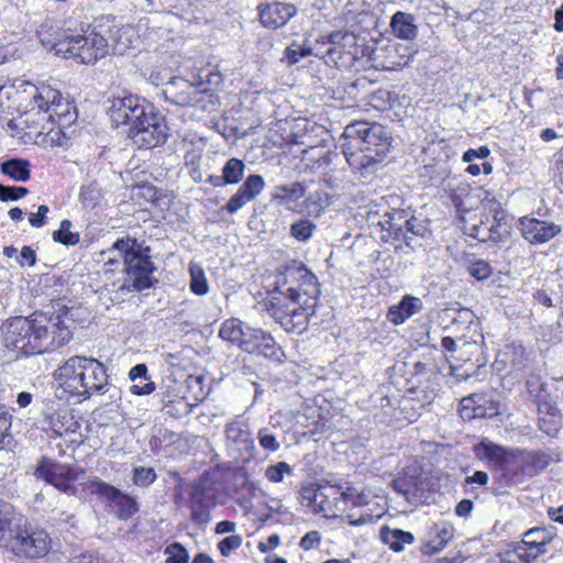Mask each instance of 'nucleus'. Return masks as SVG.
I'll return each mask as SVG.
<instances>
[{"instance_id": "nucleus-1", "label": "nucleus", "mask_w": 563, "mask_h": 563, "mask_svg": "<svg viewBox=\"0 0 563 563\" xmlns=\"http://www.w3.org/2000/svg\"><path fill=\"white\" fill-rule=\"evenodd\" d=\"M320 287L314 274L299 261L290 260L276 271L274 289L264 301L266 310L287 332H300L314 314Z\"/></svg>"}, {"instance_id": "nucleus-2", "label": "nucleus", "mask_w": 563, "mask_h": 563, "mask_svg": "<svg viewBox=\"0 0 563 563\" xmlns=\"http://www.w3.org/2000/svg\"><path fill=\"white\" fill-rule=\"evenodd\" d=\"M3 344L21 355L54 351L71 340V332L60 314L34 312L13 317L1 324Z\"/></svg>"}, {"instance_id": "nucleus-3", "label": "nucleus", "mask_w": 563, "mask_h": 563, "mask_svg": "<svg viewBox=\"0 0 563 563\" xmlns=\"http://www.w3.org/2000/svg\"><path fill=\"white\" fill-rule=\"evenodd\" d=\"M341 141L347 164L366 176L376 172L387 156L391 136L379 123L354 121L345 126Z\"/></svg>"}, {"instance_id": "nucleus-4", "label": "nucleus", "mask_w": 563, "mask_h": 563, "mask_svg": "<svg viewBox=\"0 0 563 563\" xmlns=\"http://www.w3.org/2000/svg\"><path fill=\"white\" fill-rule=\"evenodd\" d=\"M0 545L16 556L35 560L49 552L52 540L44 529L23 525L13 506L0 499Z\"/></svg>"}, {"instance_id": "nucleus-5", "label": "nucleus", "mask_w": 563, "mask_h": 563, "mask_svg": "<svg viewBox=\"0 0 563 563\" xmlns=\"http://www.w3.org/2000/svg\"><path fill=\"white\" fill-rule=\"evenodd\" d=\"M41 44L55 55L73 58L79 64H95L109 53V40L103 34V23L99 22L88 34H57L54 38L38 32Z\"/></svg>"}, {"instance_id": "nucleus-6", "label": "nucleus", "mask_w": 563, "mask_h": 563, "mask_svg": "<svg viewBox=\"0 0 563 563\" xmlns=\"http://www.w3.org/2000/svg\"><path fill=\"white\" fill-rule=\"evenodd\" d=\"M118 251L123 258L126 277L123 288L129 291H142L151 288L156 282L153 273L156 271L151 261L150 247H143L134 238L125 236L114 242L106 253Z\"/></svg>"}, {"instance_id": "nucleus-7", "label": "nucleus", "mask_w": 563, "mask_h": 563, "mask_svg": "<svg viewBox=\"0 0 563 563\" xmlns=\"http://www.w3.org/2000/svg\"><path fill=\"white\" fill-rule=\"evenodd\" d=\"M340 490L341 498L351 504V508L342 518L350 526L361 527L374 523L377 519L385 515V503L378 495L373 494L369 489H357L350 483L336 485Z\"/></svg>"}, {"instance_id": "nucleus-8", "label": "nucleus", "mask_w": 563, "mask_h": 563, "mask_svg": "<svg viewBox=\"0 0 563 563\" xmlns=\"http://www.w3.org/2000/svg\"><path fill=\"white\" fill-rule=\"evenodd\" d=\"M126 134L139 148H154L166 142L168 126L165 117L152 106V111L147 110L134 128L126 130Z\"/></svg>"}, {"instance_id": "nucleus-9", "label": "nucleus", "mask_w": 563, "mask_h": 563, "mask_svg": "<svg viewBox=\"0 0 563 563\" xmlns=\"http://www.w3.org/2000/svg\"><path fill=\"white\" fill-rule=\"evenodd\" d=\"M38 109L47 119L57 123L60 130L69 126L77 119V111L62 95L53 89L44 88L34 95L32 110Z\"/></svg>"}, {"instance_id": "nucleus-10", "label": "nucleus", "mask_w": 563, "mask_h": 563, "mask_svg": "<svg viewBox=\"0 0 563 563\" xmlns=\"http://www.w3.org/2000/svg\"><path fill=\"white\" fill-rule=\"evenodd\" d=\"M152 103L135 95L114 98L108 109L111 122L115 126L134 128L139 120L148 111H152Z\"/></svg>"}, {"instance_id": "nucleus-11", "label": "nucleus", "mask_w": 563, "mask_h": 563, "mask_svg": "<svg viewBox=\"0 0 563 563\" xmlns=\"http://www.w3.org/2000/svg\"><path fill=\"white\" fill-rule=\"evenodd\" d=\"M200 86L184 78H173L164 91L165 98L170 103L180 107L196 106L202 100V93L207 92V89H200Z\"/></svg>"}, {"instance_id": "nucleus-12", "label": "nucleus", "mask_w": 563, "mask_h": 563, "mask_svg": "<svg viewBox=\"0 0 563 563\" xmlns=\"http://www.w3.org/2000/svg\"><path fill=\"white\" fill-rule=\"evenodd\" d=\"M522 238L530 244H543L561 232V227L554 222L523 217L519 220Z\"/></svg>"}, {"instance_id": "nucleus-13", "label": "nucleus", "mask_w": 563, "mask_h": 563, "mask_svg": "<svg viewBox=\"0 0 563 563\" xmlns=\"http://www.w3.org/2000/svg\"><path fill=\"white\" fill-rule=\"evenodd\" d=\"M257 10L261 24L271 30L286 25L297 13V8L294 4L278 1L261 3Z\"/></svg>"}, {"instance_id": "nucleus-14", "label": "nucleus", "mask_w": 563, "mask_h": 563, "mask_svg": "<svg viewBox=\"0 0 563 563\" xmlns=\"http://www.w3.org/2000/svg\"><path fill=\"white\" fill-rule=\"evenodd\" d=\"M265 188V180L261 175L252 174L246 177L244 183L238 188L223 207L230 214L236 213L245 205L254 200Z\"/></svg>"}, {"instance_id": "nucleus-15", "label": "nucleus", "mask_w": 563, "mask_h": 563, "mask_svg": "<svg viewBox=\"0 0 563 563\" xmlns=\"http://www.w3.org/2000/svg\"><path fill=\"white\" fill-rule=\"evenodd\" d=\"M510 449L485 439L474 445V453L478 460L484 461L489 467L500 471Z\"/></svg>"}, {"instance_id": "nucleus-16", "label": "nucleus", "mask_w": 563, "mask_h": 563, "mask_svg": "<svg viewBox=\"0 0 563 563\" xmlns=\"http://www.w3.org/2000/svg\"><path fill=\"white\" fill-rule=\"evenodd\" d=\"M246 169L245 163L236 157H231L222 167L221 175H210L207 183L213 187H223L227 185H236L243 177Z\"/></svg>"}, {"instance_id": "nucleus-17", "label": "nucleus", "mask_w": 563, "mask_h": 563, "mask_svg": "<svg viewBox=\"0 0 563 563\" xmlns=\"http://www.w3.org/2000/svg\"><path fill=\"white\" fill-rule=\"evenodd\" d=\"M78 379L79 387H104L109 384L106 367L95 358H84Z\"/></svg>"}, {"instance_id": "nucleus-18", "label": "nucleus", "mask_w": 563, "mask_h": 563, "mask_svg": "<svg viewBox=\"0 0 563 563\" xmlns=\"http://www.w3.org/2000/svg\"><path fill=\"white\" fill-rule=\"evenodd\" d=\"M454 527L450 522H439L433 527L429 540L422 545V552L427 555L442 551L454 537Z\"/></svg>"}, {"instance_id": "nucleus-19", "label": "nucleus", "mask_w": 563, "mask_h": 563, "mask_svg": "<svg viewBox=\"0 0 563 563\" xmlns=\"http://www.w3.org/2000/svg\"><path fill=\"white\" fill-rule=\"evenodd\" d=\"M422 309V301L418 297L405 295L402 299L391 307L387 312V319L398 325Z\"/></svg>"}, {"instance_id": "nucleus-20", "label": "nucleus", "mask_w": 563, "mask_h": 563, "mask_svg": "<svg viewBox=\"0 0 563 563\" xmlns=\"http://www.w3.org/2000/svg\"><path fill=\"white\" fill-rule=\"evenodd\" d=\"M101 22L103 23V34L109 40V48L111 47L117 54H124L130 47L129 33L131 30L125 26L110 25L109 23L112 22L110 15L102 18Z\"/></svg>"}, {"instance_id": "nucleus-21", "label": "nucleus", "mask_w": 563, "mask_h": 563, "mask_svg": "<svg viewBox=\"0 0 563 563\" xmlns=\"http://www.w3.org/2000/svg\"><path fill=\"white\" fill-rule=\"evenodd\" d=\"M409 217V212L404 209H391L384 213L377 224L382 230L387 231L393 239L400 240L405 234L406 221Z\"/></svg>"}, {"instance_id": "nucleus-22", "label": "nucleus", "mask_w": 563, "mask_h": 563, "mask_svg": "<svg viewBox=\"0 0 563 563\" xmlns=\"http://www.w3.org/2000/svg\"><path fill=\"white\" fill-rule=\"evenodd\" d=\"M36 475L62 492L70 488V478L64 474L63 467L58 464L42 460L36 468Z\"/></svg>"}, {"instance_id": "nucleus-23", "label": "nucleus", "mask_w": 563, "mask_h": 563, "mask_svg": "<svg viewBox=\"0 0 563 563\" xmlns=\"http://www.w3.org/2000/svg\"><path fill=\"white\" fill-rule=\"evenodd\" d=\"M84 358L80 356L70 357L55 371L54 376L58 380V387H79L78 376L80 375Z\"/></svg>"}, {"instance_id": "nucleus-24", "label": "nucleus", "mask_w": 563, "mask_h": 563, "mask_svg": "<svg viewBox=\"0 0 563 563\" xmlns=\"http://www.w3.org/2000/svg\"><path fill=\"white\" fill-rule=\"evenodd\" d=\"M314 55L316 57L323 58L321 46L311 47L307 42L299 43L292 41L284 51L282 62L287 66H294L302 58Z\"/></svg>"}, {"instance_id": "nucleus-25", "label": "nucleus", "mask_w": 563, "mask_h": 563, "mask_svg": "<svg viewBox=\"0 0 563 563\" xmlns=\"http://www.w3.org/2000/svg\"><path fill=\"white\" fill-rule=\"evenodd\" d=\"M390 27L398 38L406 41L413 40L418 33L413 15L402 11H397L391 16Z\"/></svg>"}, {"instance_id": "nucleus-26", "label": "nucleus", "mask_w": 563, "mask_h": 563, "mask_svg": "<svg viewBox=\"0 0 563 563\" xmlns=\"http://www.w3.org/2000/svg\"><path fill=\"white\" fill-rule=\"evenodd\" d=\"M306 191L307 187L301 181L278 185L274 187L272 200L279 205L297 202L299 199L305 197Z\"/></svg>"}, {"instance_id": "nucleus-27", "label": "nucleus", "mask_w": 563, "mask_h": 563, "mask_svg": "<svg viewBox=\"0 0 563 563\" xmlns=\"http://www.w3.org/2000/svg\"><path fill=\"white\" fill-rule=\"evenodd\" d=\"M380 540L394 552H401L406 544H411L415 540L413 534L401 529H391L388 526L380 528Z\"/></svg>"}, {"instance_id": "nucleus-28", "label": "nucleus", "mask_w": 563, "mask_h": 563, "mask_svg": "<svg viewBox=\"0 0 563 563\" xmlns=\"http://www.w3.org/2000/svg\"><path fill=\"white\" fill-rule=\"evenodd\" d=\"M214 495L216 489L211 477L208 474H202L191 485V490L189 493V501L211 504L212 499L214 498Z\"/></svg>"}, {"instance_id": "nucleus-29", "label": "nucleus", "mask_w": 563, "mask_h": 563, "mask_svg": "<svg viewBox=\"0 0 563 563\" xmlns=\"http://www.w3.org/2000/svg\"><path fill=\"white\" fill-rule=\"evenodd\" d=\"M501 563H531L538 558V551H532L522 540L511 544L499 554Z\"/></svg>"}, {"instance_id": "nucleus-30", "label": "nucleus", "mask_w": 563, "mask_h": 563, "mask_svg": "<svg viewBox=\"0 0 563 563\" xmlns=\"http://www.w3.org/2000/svg\"><path fill=\"white\" fill-rule=\"evenodd\" d=\"M523 475L533 476L544 471L552 462V456L542 451H523Z\"/></svg>"}, {"instance_id": "nucleus-31", "label": "nucleus", "mask_w": 563, "mask_h": 563, "mask_svg": "<svg viewBox=\"0 0 563 563\" xmlns=\"http://www.w3.org/2000/svg\"><path fill=\"white\" fill-rule=\"evenodd\" d=\"M354 40V36L349 33H343L341 31L332 32L327 37L322 38L319 42V46H321L323 52V58L329 57L330 60L334 59V55H341L340 48L345 46V41Z\"/></svg>"}, {"instance_id": "nucleus-32", "label": "nucleus", "mask_w": 563, "mask_h": 563, "mask_svg": "<svg viewBox=\"0 0 563 563\" xmlns=\"http://www.w3.org/2000/svg\"><path fill=\"white\" fill-rule=\"evenodd\" d=\"M1 172L15 181H26L31 177L30 164L25 159L11 158L1 163Z\"/></svg>"}, {"instance_id": "nucleus-33", "label": "nucleus", "mask_w": 563, "mask_h": 563, "mask_svg": "<svg viewBox=\"0 0 563 563\" xmlns=\"http://www.w3.org/2000/svg\"><path fill=\"white\" fill-rule=\"evenodd\" d=\"M549 537L544 529H531L527 531L522 538V542L529 547L530 550L538 551V558L545 552L549 543Z\"/></svg>"}, {"instance_id": "nucleus-34", "label": "nucleus", "mask_w": 563, "mask_h": 563, "mask_svg": "<svg viewBox=\"0 0 563 563\" xmlns=\"http://www.w3.org/2000/svg\"><path fill=\"white\" fill-rule=\"evenodd\" d=\"M523 450L510 449L506 456V460H504V465L500 472H503L504 475H523Z\"/></svg>"}, {"instance_id": "nucleus-35", "label": "nucleus", "mask_w": 563, "mask_h": 563, "mask_svg": "<svg viewBox=\"0 0 563 563\" xmlns=\"http://www.w3.org/2000/svg\"><path fill=\"white\" fill-rule=\"evenodd\" d=\"M254 353L274 361H280V357L283 356L282 349L276 344L274 338L266 332L261 336Z\"/></svg>"}, {"instance_id": "nucleus-36", "label": "nucleus", "mask_w": 563, "mask_h": 563, "mask_svg": "<svg viewBox=\"0 0 563 563\" xmlns=\"http://www.w3.org/2000/svg\"><path fill=\"white\" fill-rule=\"evenodd\" d=\"M244 329L240 320L229 319L222 323L219 336L239 346Z\"/></svg>"}, {"instance_id": "nucleus-37", "label": "nucleus", "mask_w": 563, "mask_h": 563, "mask_svg": "<svg viewBox=\"0 0 563 563\" xmlns=\"http://www.w3.org/2000/svg\"><path fill=\"white\" fill-rule=\"evenodd\" d=\"M71 227L73 223L70 220H62L59 229L53 232V240L66 246H74L78 244L80 241V235L77 232H71Z\"/></svg>"}, {"instance_id": "nucleus-38", "label": "nucleus", "mask_w": 563, "mask_h": 563, "mask_svg": "<svg viewBox=\"0 0 563 563\" xmlns=\"http://www.w3.org/2000/svg\"><path fill=\"white\" fill-rule=\"evenodd\" d=\"M488 233L492 235L489 242H504L510 235V225L504 217H498V213H495L490 220Z\"/></svg>"}, {"instance_id": "nucleus-39", "label": "nucleus", "mask_w": 563, "mask_h": 563, "mask_svg": "<svg viewBox=\"0 0 563 563\" xmlns=\"http://www.w3.org/2000/svg\"><path fill=\"white\" fill-rule=\"evenodd\" d=\"M190 289L198 296H203L209 291V284L202 267L191 264L189 267Z\"/></svg>"}, {"instance_id": "nucleus-40", "label": "nucleus", "mask_w": 563, "mask_h": 563, "mask_svg": "<svg viewBox=\"0 0 563 563\" xmlns=\"http://www.w3.org/2000/svg\"><path fill=\"white\" fill-rule=\"evenodd\" d=\"M115 504L117 515L120 519L128 520L139 511L137 501L128 494L122 493Z\"/></svg>"}, {"instance_id": "nucleus-41", "label": "nucleus", "mask_w": 563, "mask_h": 563, "mask_svg": "<svg viewBox=\"0 0 563 563\" xmlns=\"http://www.w3.org/2000/svg\"><path fill=\"white\" fill-rule=\"evenodd\" d=\"M90 487L92 493L97 494L99 497L113 503H117L118 498H120V495L122 494L119 488L98 478L90 483Z\"/></svg>"}, {"instance_id": "nucleus-42", "label": "nucleus", "mask_w": 563, "mask_h": 563, "mask_svg": "<svg viewBox=\"0 0 563 563\" xmlns=\"http://www.w3.org/2000/svg\"><path fill=\"white\" fill-rule=\"evenodd\" d=\"M427 231V225L422 220L410 216L408 221H406L405 234L400 240L405 241V243L410 246L412 236H423Z\"/></svg>"}, {"instance_id": "nucleus-43", "label": "nucleus", "mask_w": 563, "mask_h": 563, "mask_svg": "<svg viewBox=\"0 0 563 563\" xmlns=\"http://www.w3.org/2000/svg\"><path fill=\"white\" fill-rule=\"evenodd\" d=\"M191 521L199 526L205 527L211 520L210 504L191 503L189 501Z\"/></svg>"}, {"instance_id": "nucleus-44", "label": "nucleus", "mask_w": 563, "mask_h": 563, "mask_svg": "<svg viewBox=\"0 0 563 563\" xmlns=\"http://www.w3.org/2000/svg\"><path fill=\"white\" fill-rule=\"evenodd\" d=\"M264 333L265 332L261 329L245 327L239 347L250 354L254 353L256 345Z\"/></svg>"}, {"instance_id": "nucleus-45", "label": "nucleus", "mask_w": 563, "mask_h": 563, "mask_svg": "<svg viewBox=\"0 0 563 563\" xmlns=\"http://www.w3.org/2000/svg\"><path fill=\"white\" fill-rule=\"evenodd\" d=\"M101 197V188L97 181L84 185L80 189L79 199L86 207H95Z\"/></svg>"}, {"instance_id": "nucleus-46", "label": "nucleus", "mask_w": 563, "mask_h": 563, "mask_svg": "<svg viewBox=\"0 0 563 563\" xmlns=\"http://www.w3.org/2000/svg\"><path fill=\"white\" fill-rule=\"evenodd\" d=\"M492 218L487 214L481 216L479 220L472 224L470 230V236L476 239L479 242H489L492 235L488 233Z\"/></svg>"}, {"instance_id": "nucleus-47", "label": "nucleus", "mask_w": 563, "mask_h": 563, "mask_svg": "<svg viewBox=\"0 0 563 563\" xmlns=\"http://www.w3.org/2000/svg\"><path fill=\"white\" fill-rule=\"evenodd\" d=\"M316 224L308 219H300L290 225V234L298 241H307L311 238Z\"/></svg>"}, {"instance_id": "nucleus-48", "label": "nucleus", "mask_w": 563, "mask_h": 563, "mask_svg": "<svg viewBox=\"0 0 563 563\" xmlns=\"http://www.w3.org/2000/svg\"><path fill=\"white\" fill-rule=\"evenodd\" d=\"M285 475H292V468L287 462H278L269 465L265 471V477L274 484L282 483Z\"/></svg>"}, {"instance_id": "nucleus-49", "label": "nucleus", "mask_w": 563, "mask_h": 563, "mask_svg": "<svg viewBox=\"0 0 563 563\" xmlns=\"http://www.w3.org/2000/svg\"><path fill=\"white\" fill-rule=\"evenodd\" d=\"M328 199L329 196L327 192L317 190L306 197L305 206L310 212H319L329 205Z\"/></svg>"}, {"instance_id": "nucleus-50", "label": "nucleus", "mask_w": 563, "mask_h": 563, "mask_svg": "<svg viewBox=\"0 0 563 563\" xmlns=\"http://www.w3.org/2000/svg\"><path fill=\"white\" fill-rule=\"evenodd\" d=\"M156 479V473L152 467L139 466L133 470L132 481L136 486L147 487Z\"/></svg>"}, {"instance_id": "nucleus-51", "label": "nucleus", "mask_w": 563, "mask_h": 563, "mask_svg": "<svg viewBox=\"0 0 563 563\" xmlns=\"http://www.w3.org/2000/svg\"><path fill=\"white\" fill-rule=\"evenodd\" d=\"M166 563H187L189 554L187 550L180 543H173L165 550Z\"/></svg>"}, {"instance_id": "nucleus-52", "label": "nucleus", "mask_w": 563, "mask_h": 563, "mask_svg": "<svg viewBox=\"0 0 563 563\" xmlns=\"http://www.w3.org/2000/svg\"><path fill=\"white\" fill-rule=\"evenodd\" d=\"M227 440L233 443H242L247 441V432L242 428L241 422L232 421L225 426Z\"/></svg>"}, {"instance_id": "nucleus-53", "label": "nucleus", "mask_w": 563, "mask_h": 563, "mask_svg": "<svg viewBox=\"0 0 563 563\" xmlns=\"http://www.w3.org/2000/svg\"><path fill=\"white\" fill-rule=\"evenodd\" d=\"M242 537L239 534H231L225 537L218 543V549L222 556L228 558L232 551L239 549L242 545Z\"/></svg>"}, {"instance_id": "nucleus-54", "label": "nucleus", "mask_w": 563, "mask_h": 563, "mask_svg": "<svg viewBox=\"0 0 563 563\" xmlns=\"http://www.w3.org/2000/svg\"><path fill=\"white\" fill-rule=\"evenodd\" d=\"M29 192L26 187L5 186L0 184V200L15 201L24 197Z\"/></svg>"}, {"instance_id": "nucleus-55", "label": "nucleus", "mask_w": 563, "mask_h": 563, "mask_svg": "<svg viewBox=\"0 0 563 563\" xmlns=\"http://www.w3.org/2000/svg\"><path fill=\"white\" fill-rule=\"evenodd\" d=\"M470 275L477 280L487 279L492 275V267L485 261H476L467 268Z\"/></svg>"}, {"instance_id": "nucleus-56", "label": "nucleus", "mask_w": 563, "mask_h": 563, "mask_svg": "<svg viewBox=\"0 0 563 563\" xmlns=\"http://www.w3.org/2000/svg\"><path fill=\"white\" fill-rule=\"evenodd\" d=\"M260 445L267 451L276 452L280 448V443L276 437L268 432L267 429H261L257 434Z\"/></svg>"}, {"instance_id": "nucleus-57", "label": "nucleus", "mask_w": 563, "mask_h": 563, "mask_svg": "<svg viewBox=\"0 0 563 563\" xmlns=\"http://www.w3.org/2000/svg\"><path fill=\"white\" fill-rule=\"evenodd\" d=\"M395 492L402 495L406 500H410V496H413L415 485L412 479L409 478H396L391 484Z\"/></svg>"}, {"instance_id": "nucleus-58", "label": "nucleus", "mask_w": 563, "mask_h": 563, "mask_svg": "<svg viewBox=\"0 0 563 563\" xmlns=\"http://www.w3.org/2000/svg\"><path fill=\"white\" fill-rule=\"evenodd\" d=\"M389 92L386 90H377L371 93L368 103L378 110H385L389 104Z\"/></svg>"}, {"instance_id": "nucleus-59", "label": "nucleus", "mask_w": 563, "mask_h": 563, "mask_svg": "<svg viewBox=\"0 0 563 563\" xmlns=\"http://www.w3.org/2000/svg\"><path fill=\"white\" fill-rule=\"evenodd\" d=\"M321 542V534L319 531L313 530L307 532L300 540L299 545L301 549L308 551L317 548Z\"/></svg>"}, {"instance_id": "nucleus-60", "label": "nucleus", "mask_w": 563, "mask_h": 563, "mask_svg": "<svg viewBox=\"0 0 563 563\" xmlns=\"http://www.w3.org/2000/svg\"><path fill=\"white\" fill-rule=\"evenodd\" d=\"M49 209L46 205H41L36 213H30L29 222L34 228H42L47 221V213Z\"/></svg>"}, {"instance_id": "nucleus-61", "label": "nucleus", "mask_w": 563, "mask_h": 563, "mask_svg": "<svg viewBox=\"0 0 563 563\" xmlns=\"http://www.w3.org/2000/svg\"><path fill=\"white\" fill-rule=\"evenodd\" d=\"M36 262V252L31 246H23L20 252L19 263L21 266H33Z\"/></svg>"}, {"instance_id": "nucleus-62", "label": "nucleus", "mask_w": 563, "mask_h": 563, "mask_svg": "<svg viewBox=\"0 0 563 563\" xmlns=\"http://www.w3.org/2000/svg\"><path fill=\"white\" fill-rule=\"evenodd\" d=\"M490 151L487 146H481L476 150H468L463 154V161L466 163L472 162L474 158H486L489 155Z\"/></svg>"}, {"instance_id": "nucleus-63", "label": "nucleus", "mask_w": 563, "mask_h": 563, "mask_svg": "<svg viewBox=\"0 0 563 563\" xmlns=\"http://www.w3.org/2000/svg\"><path fill=\"white\" fill-rule=\"evenodd\" d=\"M11 428V416L7 410L0 411V445L3 443L5 437L9 435Z\"/></svg>"}, {"instance_id": "nucleus-64", "label": "nucleus", "mask_w": 563, "mask_h": 563, "mask_svg": "<svg viewBox=\"0 0 563 563\" xmlns=\"http://www.w3.org/2000/svg\"><path fill=\"white\" fill-rule=\"evenodd\" d=\"M69 563H104V561L93 553H85L74 558Z\"/></svg>"}]
</instances>
